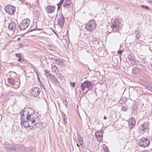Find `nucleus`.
Here are the masks:
<instances>
[{
    "instance_id": "f257e3e1",
    "label": "nucleus",
    "mask_w": 152,
    "mask_h": 152,
    "mask_svg": "<svg viewBox=\"0 0 152 152\" xmlns=\"http://www.w3.org/2000/svg\"><path fill=\"white\" fill-rule=\"evenodd\" d=\"M20 120L22 122L29 121L31 124H33L34 126L39 123L38 121V116L35 112L30 108H24L20 113Z\"/></svg>"
},
{
    "instance_id": "f03ea898",
    "label": "nucleus",
    "mask_w": 152,
    "mask_h": 152,
    "mask_svg": "<svg viewBox=\"0 0 152 152\" xmlns=\"http://www.w3.org/2000/svg\"><path fill=\"white\" fill-rule=\"evenodd\" d=\"M41 91L40 88L37 87H33L31 89L30 94L34 98L37 97V101H39L41 99L39 96L40 94Z\"/></svg>"
},
{
    "instance_id": "7ed1b4c3",
    "label": "nucleus",
    "mask_w": 152,
    "mask_h": 152,
    "mask_svg": "<svg viewBox=\"0 0 152 152\" xmlns=\"http://www.w3.org/2000/svg\"><path fill=\"white\" fill-rule=\"evenodd\" d=\"M111 27L113 32H119L120 26V23L118 19H114L111 26Z\"/></svg>"
},
{
    "instance_id": "20e7f679",
    "label": "nucleus",
    "mask_w": 152,
    "mask_h": 152,
    "mask_svg": "<svg viewBox=\"0 0 152 152\" xmlns=\"http://www.w3.org/2000/svg\"><path fill=\"white\" fill-rule=\"evenodd\" d=\"M96 27V23L94 20H91L85 25L86 28L89 31H91L94 29Z\"/></svg>"
},
{
    "instance_id": "39448f33",
    "label": "nucleus",
    "mask_w": 152,
    "mask_h": 152,
    "mask_svg": "<svg viewBox=\"0 0 152 152\" xmlns=\"http://www.w3.org/2000/svg\"><path fill=\"white\" fill-rule=\"evenodd\" d=\"M92 84L89 81H85L81 84L80 86L81 90L83 91H84L85 88H87L88 90L86 92V93H87L88 91L90 90L92 88Z\"/></svg>"
},
{
    "instance_id": "423d86ee",
    "label": "nucleus",
    "mask_w": 152,
    "mask_h": 152,
    "mask_svg": "<svg viewBox=\"0 0 152 152\" xmlns=\"http://www.w3.org/2000/svg\"><path fill=\"white\" fill-rule=\"evenodd\" d=\"M138 143L140 146L145 147L150 144V141L148 138L142 137Z\"/></svg>"
},
{
    "instance_id": "0eeeda50",
    "label": "nucleus",
    "mask_w": 152,
    "mask_h": 152,
    "mask_svg": "<svg viewBox=\"0 0 152 152\" xmlns=\"http://www.w3.org/2000/svg\"><path fill=\"white\" fill-rule=\"evenodd\" d=\"M30 23L29 20L26 19L23 20L20 24L19 26V28L21 30H24L29 26Z\"/></svg>"
},
{
    "instance_id": "6e6552de",
    "label": "nucleus",
    "mask_w": 152,
    "mask_h": 152,
    "mask_svg": "<svg viewBox=\"0 0 152 152\" xmlns=\"http://www.w3.org/2000/svg\"><path fill=\"white\" fill-rule=\"evenodd\" d=\"M6 12L10 15L13 14L15 11V8L11 5L6 6L4 8Z\"/></svg>"
},
{
    "instance_id": "1a4fd4ad",
    "label": "nucleus",
    "mask_w": 152,
    "mask_h": 152,
    "mask_svg": "<svg viewBox=\"0 0 152 152\" xmlns=\"http://www.w3.org/2000/svg\"><path fill=\"white\" fill-rule=\"evenodd\" d=\"M65 23L64 17L63 14H61L60 16L58 18L57 23L59 27L62 28L63 27Z\"/></svg>"
},
{
    "instance_id": "9d476101",
    "label": "nucleus",
    "mask_w": 152,
    "mask_h": 152,
    "mask_svg": "<svg viewBox=\"0 0 152 152\" xmlns=\"http://www.w3.org/2000/svg\"><path fill=\"white\" fill-rule=\"evenodd\" d=\"M31 124V122H29V121H21L20 124L21 125V126L22 127V126L23 125V126L25 128H27L28 127H29L31 126V127L30 128V129H33L34 127V124H31L32 125L31 126L30 125V124Z\"/></svg>"
},
{
    "instance_id": "9b49d317",
    "label": "nucleus",
    "mask_w": 152,
    "mask_h": 152,
    "mask_svg": "<svg viewBox=\"0 0 152 152\" xmlns=\"http://www.w3.org/2000/svg\"><path fill=\"white\" fill-rule=\"evenodd\" d=\"M128 121L130 129H133L136 123V120L134 118L132 117L131 118H129Z\"/></svg>"
},
{
    "instance_id": "f8f14e48",
    "label": "nucleus",
    "mask_w": 152,
    "mask_h": 152,
    "mask_svg": "<svg viewBox=\"0 0 152 152\" xmlns=\"http://www.w3.org/2000/svg\"><path fill=\"white\" fill-rule=\"evenodd\" d=\"M149 125V123L144 122L143 124L141 125V126H139V128L140 130L145 132L148 129Z\"/></svg>"
},
{
    "instance_id": "ddd939ff",
    "label": "nucleus",
    "mask_w": 152,
    "mask_h": 152,
    "mask_svg": "<svg viewBox=\"0 0 152 152\" xmlns=\"http://www.w3.org/2000/svg\"><path fill=\"white\" fill-rule=\"evenodd\" d=\"M56 7L55 6L48 5L45 8V10L48 13H52L55 10Z\"/></svg>"
},
{
    "instance_id": "4468645a",
    "label": "nucleus",
    "mask_w": 152,
    "mask_h": 152,
    "mask_svg": "<svg viewBox=\"0 0 152 152\" xmlns=\"http://www.w3.org/2000/svg\"><path fill=\"white\" fill-rule=\"evenodd\" d=\"M71 0H66L63 5V7L64 9L69 10L71 5Z\"/></svg>"
},
{
    "instance_id": "2eb2a0df",
    "label": "nucleus",
    "mask_w": 152,
    "mask_h": 152,
    "mask_svg": "<svg viewBox=\"0 0 152 152\" xmlns=\"http://www.w3.org/2000/svg\"><path fill=\"white\" fill-rule=\"evenodd\" d=\"M4 148L5 151L7 152H10L13 151H15V148L12 145L5 146H4Z\"/></svg>"
},
{
    "instance_id": "dca6fc26",
    "label": "nucleus",
    "mask_w": 152,
    "mask_h": 152,
    "mask_svg": "<svg viewBox=\"0 0 152 152\" xmlns=\"http://www.w3.org/2000/svg\"><path fill=\"white\" fill-rule=\"evenodd\" d=\"M127 58L129 61L132 64L136 62V61L135 59V57L134 55L132 54H130L128 55Z\"/></svg>"
},
{
    "instance_id": "f3484780",
    "label": "nucleus",
    "mask_w": 152,
    "mask_h": 152,
    "mask_svg": "<svg viewBox=\"0 0 152 152\" xmlns=\"http://www.w3.org/2000/svg\"><path fill=\"white\" fill-rule=\"evenodd\" d=\"M8 28L13 32L16 30V26L15 23L14 22H12L9 24Z\"/></svg>"
},
{
    "instance_id": "a211bd4d",
    "label": "nucleus",
    "mask_w": 152,
    "mask_h": 152,
    "mask_svg": "<svg viewBox=\"0 0 152 152\" xmlns=\"http://www.w3.org/2000/svg\"><path fill=\"white\" fill-rule=\"evenodd\" d=\"M95 136L98 141L100 142H102L103 137L102 134H99V132H96L95 133Z\"/></svg>"
},
{
    "instance_id": "6ab92c4d",
    "label": "nucleus",
    "mask_w": 152,
    "mask_h": 152,
    "mask_svg": "<svg viewBox=\"0 0 152 152\" xmlns=\"http://www.w3.org/2000/svg\"><path fill=\"white\" fill-rule=\"evenodd\" d=\"M7 81L10 85L13 86L15 84V80L12 78H7Z\"/></svg>"
},
{
    "instance_id": "aec40b11",
    "label": "nucleus",
    "mask_w": 152,
    "mask_h": 152,
    "mask_svg": "<svg viewBox=\"0 0 152 152\" xmlns=\"http://www.w3.org/2000/svg\"><path fill=\"white\" fill-rule=\"evenodd\" d=\"M135 34L136 35V37L137 39L141 38L142 35V34L140 33L138 31H135Z\"/></svg>"
},
{
    "instance_id": "412c9836",
    "label": "nucleus",
    "mask_w": 152,
    "mask_h": 152,
    "mask_svg": "<svg viewBox=\"0 0 152 152\" xmlns=\"http://www.w3.org/2000/svg\"><path fill=\"white\" fill-rule=\"evenodd\" d=\"M55 61L56 63L60 66H63L64 65L63 61L60 59H56L55 60Z\"/></svg>"
},
{
    "instance_id": "4be33fe9",
    "label": "nucleus",
    "mask_w": 152,
    "mask_h": 152,
    "mask_svg": "<svg viewBox=\"0 0 152 152\" xmlns=\"http://www.w3.org/2000/svg\"><path fill=\"white\" fill-rule=\"evenodd\" d=\"M61 115L63 119L64 122H63V123L64 124H65L66 122V117L64 112H61Z\"/></svg>"
},
{
    "instance_id": "5701e85b",
    "label": "nucleus",
    "mask_w": 152,
    "mask_h": 152,
    "mask_svg": "<svg viewBox=\"0 0 152 152\" xmlns=\"http://www.w3.org/2000/svg\"><path fill=\"white\" fill-rule=\"evenodd\" d=\"M52 72L55 73H57L58 70L57 67L56 66H54L52 67Z\"/></svg>"
},
{
    "instance_id": "b1692460",
    "label": "nucleus",
    "mask_w": 152,
    "mask_h": 152,
    "mask_svg": "<svg viewBox=\"0 0 152 152\" xmlns=\"http://www.w3.org/2000/svg\"><path fill=\"white\" fill-rule=\"evenodd\" d=\"M93 43L96 46L97 45H99V41L97 39H94L93 41Z\"/></svg>"
},
{
    "instance_id": "393cba45",
    "label": "nucleus",
    "mask_w": 152,
    "mask_h": 152,
    "mask_svg": "<svg viewBox=\"0 0 152 152\" xmlns=\"http://www.w3.org/2000/svg\"><path fill=\"white\" fill-rule=\"evenodd\" d=\"M141 6L143 8L147 10H150V8L148 6H145V5H141Z\"/></svg>"
},
{
    "instance_id": "a878e982",
    "label": "nucleus",
    "mask_w": 152,
    "mask_h": 152,
    "mask_svg": "<svg viewBox=\"0 0 152 152\" xmlns=\"http://www.w3.org/2000/svg\"><path fill=\"white\" fill-rule=\"evenodd\" d=\"M103 148L105 152L108 151V147L105 144L103 145Z\"/></svg>"
},
{
    "instance_id": "bb28decb",
    "label": "nucleus",
    "mask_w": 152,
    "mask_h": 152,
    "mask_svg": "<svg viewBox=\"0 0 152 152\" xmlns=\"http://www.w3.org/2000/svg\"><path fill=\"white\" fill-rule=\"evenodd\" d=\"M45 75L46 76H48L46 74H48V75H49V77H50L52 75H51L49 71L47 70H45Z\"/></svg>"
},
{
    "instance_id": "cd10ccee",
    "label": "nucleus",
    "mask_w": 152,
    "mask_h": 152,
    "mask_svg": "<svg viewBox=\"0 0 152 152\" xmlns=\"http://www.w3.org/2000/svg\"><path fill=\"white\" fill-rule=\"evenodd\" d=\"M50 78L54 82L57 79V78L53 75H52L51 76Z\"/></svg>"
},
{
    "instance_id": "c85d7f7f",
    "label": "nucleus",
    "mask_w": 152,
    "mask_h": 152,
    "mask_svg": "<svg viewBox=\"0 0 152 152\" xmlns=\"http://www.w3.org/2000/svg\"><path fill=\"white\" fill-rule=\"evenodd\" d=\"M147 88L149 90L152 91V85L149 84L147 86Z\"/></svg>"
},
{
    "instance_id": "c756f323",
    "label": "nucleus",
    "mask_w": 152,
    "mask_h": 152,
    "mask_svg": "<svg viewBox=\"0 0 152 152\" xmlns=\"http://www.w3.org/2000/svg\"><path fill=\"white\" fill-rule=\"evenodd\" d=\"M27 150L28 152H31L33 150V148L31 147H30L27 148Z\"/></svg>"
},
{
    "instance_id": "7c9ffc66",
    "label": "nucleus",
    "mask_w": 152,
    "mask_h": 152,
    "mask_svg": "<svg viewBox=\"0 0 152 152\" xmlns=\"http://www.w3.org/2000/svg\"><path fill=\"white\" fill-rule=\"evenodd\" d=\"M77 139L79 141L83 140V139L81 136L78 134H77Z\"/></svg>"
},
{
    "instance_id": "2f4dec72",
    "label": "nucleus",
    "mask_w": 152,
    "mask_h": 152,
    "mask_svg": "<svg viewBox=\"0 0 152 152\" xmlns=\"http://www.w3.org/2000/svg\"><path fill=\"white\" fill-rule=\"evenodd\" d=\"M21 53H15V56L16 57L19 58L21 57Z\"/></svg>"
},
{
    "instance_id": "473e14b6",
    "label": "nucleus",
    "mask_w": 152,
    "mask_h": 152,
    "mask_svg": "<svg viewBox=\"0 0 152 152\" xmlns=\"http://www.w3.org/2000/svg\"><path fill=\"white\" fill-rule=\"evenodd\" d=\"M63 103L64 104H65L66 106V108H67V106H68V102L66 101V99H65L64 101H63Z\"/></svg>"
},
{
    "instance_id": "72a5a7b5",
    "label": "nucleus",
    "mask_w": 152,
    "mask_h": 152,
    "mask_svg": "<svg viewBox=\"0 0 152 152\" xmlns=\"http://www.w3.org/2000/svg\"><path fill=\"white\" fill-rule=\"evenodd\" d=\"M124 50L123 49L122 50H119L117 51V53L121 55L123 52Z\"/></svg>"
},
{
    "instance_id": "f704fd0d",
    "label": "nucleus",
    "mask_w": 152,
    "mask_h": 152,
    "mask_svg": "<svg viewBox=\"0 0 152 152\" xmlns=\"http://www.w3.org/2000/svg\"><path fill=\"white\" fill-rule=\"evenodd\" d=\"M121 34L120 33H118L117 34L115 35V37L116 38H118L121 37Z\"/></svg>"
},
{
    "instance_id": "c9c22d12",
    "label": "nucleus",
    "mask_w": 152,
    "mask_h": 152,
    "mask_svg": "<svg viewBox=\"0 0 152 152\" xmlns=\"http://www.w3.org/2000/svg\"><path fill=\"white\" fill-rule=\"evenodd\" d=\"M127 110V108L125 106L122 107V110L124 111H126Z\"/></svg>"
},
{
    "instance_id": "e433bc0d",
    "label": "nucleus",
    "mask_w": 152,
    "mask_h": 152,
    "mask_svg": "<svg viewBox=\"0 0 152 152\" xmlns=\"http://www.w3.org/2000/svg\"><path fill=\"white\" fill-rule=\"evenodd\" d=\"M83 140L79 141V143L82 148H83Z\"/></svg>"
},
{
    "instance_id": "4c0bfd02",
    "label": "nucleus",
    "mask_w": 152,
    "mask_h": 152,
    "mask_svg": "<svg viewBox=\"0 0 152 152\" xmlns=\"http://www.w3.org/2000/svg\"><path fill=\"white\" fill-rule=\"evenodd\" d=\"M70 84L71 86H72L73 88L75 87V83L71 82L70 83Z\"/></svg>"
},
{
    "instance_id": "58836bf2",
    "label": "nucleus",
    "mask_w": 152,
    "mask_h": 152,
    "mask_svg": "<svg viewBox=\"0 0 152 152\" xmlns=\"http://www.w3.org/2000/svg\"><path fill=\"white\" fill-rule=\"evenodd\" d=\"M18 46L19 48H21L23 47V45L21 43H19L18 44Z\"/></svg>"
},
{
    "instance_id": "ea45409f",
    "label": "nucleus",
    "mask_w": 152,
    "mask_h": 152,
    "mask_svg": "<svg viewBox=\"0 0 152 152\" xmlns=\"http://www.w3.org/2000/svg\"><path fill=\"white\" fill-rule=\"evenodd\" d=\"M142 41V40H140L139 39H137V40L136 42V43L137 44H140V43Z\"/></svg>"
},
{
    "instance_id": "a19ab883",
    "label": "nucleus",
    "mask_w": 152,
    "mask_h": 152,
    "mask_svg": "<svg viewBox=\"0 0 152 152\" xmlns=\"http://www.w3.org/2000/svg\"><path fill=\"white\" fill-rule=\"evenodd\" d=\"M103 131H104L102 129H101L99 131H97V132H99V134H103Z\"/></svg>"
},
{
    "instance_id": "79ce46f5",
    "label": "nucleus",
    "mask_w": 152,
    "mask_h": 152,
    "mask_svg": "<svg viewBox=\"0 0 152 152\" xmlns=\"http://www.w3.org/2000/svg\"><path fill=\"white\" fill-rule=\"evenodd\" d=\"M36 74L37 76V78L38 81L39 82H40V78L38 76V73L37 72H36Z\"/></svg>"
},
{
    "instance_id": "37998d69",
    "label": "nucleus",
    "mask_w": 152,
    "mask_h": 152,
    "mask_svg": "<svg viewBox=\"0 0 152 152\" xmlns=\"http://www.w3.org/2000/svg\"><path fill=\"white\" fill-rule=\"evenodd\" d=\"M64 1H63L62 0H61L57 4H58L59 5H61L62 4H63Z\"/></svg>"
},
{
    "instance_id": "c03bdc74",
    "label": "nucleus",
    "mask_w": 152,
    "mask_h": 152,
    "mask_svg": "<svg viewBox=\"0 0 152 152\" xmlns=\"http://www.w3.org/2000/svg\"><path fill=\"white\" fill-rule=\"evenodd\" d=\"M40 86L41 87H42V88L44 89V90H45V86L42 83H41L40 84Z\"/></svg>"
},
{
    "instance_id": "a18cd8bd",
    "label": "nucleus",
    "mask_w": 152,
    "mask_h": 152,
    "mask_svg": "<svg viewBox=\"0 0 152 152\" xmlns=\"http://www.w3.org/2000/svg\"><path fill=\"white\" fill-rule=\"evenodd\" d=\"M58 78H59L61 80H62L63 79V77L61 76V75H59V76L58 77Z\"/></svg>"
},
{
    "instance_id": "49530a36",
    "label": "nucleus",
    "mask_w": 152,
    "mask_h": 152,
    "mask_svg": "<svg viewBox=\"0 0 152 152\" xmlns=\"http://www.w3.org/2000/svg\"><path fill=\"white\" fill-rule=\"evenodd\" d=\"M57 5L58 6L57 10H59L61 8V5H59L58 4H57Z\"/></svg>"
},
{
    "instance_id": "de8ad7c7",
    "label": "nucleus",
    "mask_w": 152,
    "mask_h": 152,
    "mask_svg": "<svg viewBox=\"0 0 152 152\" xmlns=\"http://www.w3.org/2000/svg\"><path fill=\"white\" fill-rule=\"evenodd\" d=\"M41 30V29H33V30H31L30 32H31V31H34V30Z\"/></svg>"
},
{
    "instance_id": "09e8293b",
    "label": "nucleus",
    "mask_w": 152,
    "mask_h": 152,
    "mask_svg": "<svg viewBox=\"0 0 152 152\" xmlns=\"http://www.w3.org/2000/svg\"><path fill=\"white\" fill-rule=\"evenodd\" d=\"M21 57L20 58H19L18 59V61H19L20 62H22V61H21Z\"/></svg>"
},
{
    "instance_id": "8fccbe9b",
    "label": "nucleus",
    "mask_w": 152,
    "mask_h": 152,
    "mask_svg": "<svg viewBox=\"0 0 152 152\" xmlns=\"http://www.w3.org/2000/svg\"><path fill=\"white\" fill-rule=\"evenodd\" d=\"M55 83H59L58 81V80H57V79L55 81Z\"/></svg>"
},
{
    "instance_id": "3c124183",
    "label": "nucleus",
    "mask_w": 152,
    "mask_h": 152,
    "mask_svg": "<svg viewBox=\"0 0 152 152\" xmlns=\"http://www.w3.org/2000/svg\"><path fill=\"white\" fill-rule=\"evenodd\" d=\"M2 119V116L1 115H0V121H1Z\"/></svg>"
},
{
    "instance_id": "603ef678",
    "label": "nucleus",
    "mask_w": 152,
    "mask_h": 152,
    "mask_svg": "<svg viewBox=\"0 0 152 152\" xmlns=\"http://www.w3.org/2000/svg\"><path fill=\"white\" fill-rule=\"evenodd\" d=\"M107 118V117L105 116H104V119H106Z\"/></svg>"
},
{
    "instance_id": "864d4df0",
    "label": "nucleus",
    "mask_w": 152,
    "mask_h": 152,
    "mask_svg": "<svg viewBox=\"0 0 152 152\" xmlns=\"http://www.w3.org/2000/svg\"><path fill=\"white\" fill-rule=\"evenodd\" d=\"M77 145L79 147H80V145L78 144H77Z\"/></svg>"
},
{
    "instance_id": "5fc2aeb1",
    "label": "nucleus",
    "mask_w": 152,
    "mask_h": 152,
    "mask_svg": "<svg viewBox=\"0 0 152 152\" xmlns=\"http://www.w3.org/2000/svg\"><path fill=\"white\" fill-rule=\"evenodd\" d=\"M49 58L50 59H53V58H52V57H49Z\"/></svg>"
},
{
    "instance_id": "6e6d98bb",
    "label": "nucleus",
    "mask_w": 152,
    "mask_h": 152,
    "mask_svg": "<svg viewBox=\"0 0 152 152\" xmlns=\"http://www.w3.org/2000/svg\"><path fill=\"white\" fill-rule=\"evenodd\" d=\"M20 39V38H18V40H19Z\"/></svg>"
},
{
    "instance_id": "4d7b16f0",
    "label": "nucleus",
    "mask_w": 152,
    "mask_h": 152,
    "mask_svg": "<svg viewBox=\"0 0 152 152\" xmlns=\"http://www.w3.org/2000/svg\"><path fill=\"white\" fill-rule=\"evenodd\" d=\"M110 152L109 151V150H108V151H106V152Z\"/></svg>"
},
{
    "instance_id": "13d9d810",
    "label": "nucleus",
    "mask_w": 152,
    "mask_h": 152,
    "mask_svg": "<svg viewBox=\"0 0 152 152\" xmlns=\"http://www.w3.org/2000/svg\"><path fill=\"white\" fill-rule=\"evenodd\" d=\"M144 152H148V151H145Z\"/></svg>"
},
{
    "instance_id": "bf43d9fd",
    "label": "nucleus",
    "mask_w": 152,
    "mask_h": 152,
    "mask_svg": "<svg viewBox=\"0 0 152 152\" xmlns=\"http://www.w3.org/2000/svg\"><path fill=\"white\" fill-rule=\"evenodd\" d=\"M19 87V86H17V88H18Z\"/></svg>"
},
{
    "instance_id": "052dcab7",
    "label": "nucleus",
    "mask_w": 152,
    "mask_h": 152,
    "mask_svg": "<svg viewBox=\"0 0 152 152\" xmlns=\"http://www.w3.org/2000/svg\"><path fill=\"white\" fill-rule=\"evenodd\" d=\"M54 31V33H55V34H56V33H55V31Z\"/></svg>"
},
{
    "instance_id": "680f3d73",
    "label": "nucleus",
    "mask_w": 152,
    "mask_h": 152,
    "mask_svg": "<svg viewBox=\"0 0 152 152\" xmlns=\"http://www.w3.org/2000/svg\"><path fill=\"white\" fill-rule=\"evenodd\" d=\"M151 66H152V64Z\"/></svg>"
}]
</instances>
